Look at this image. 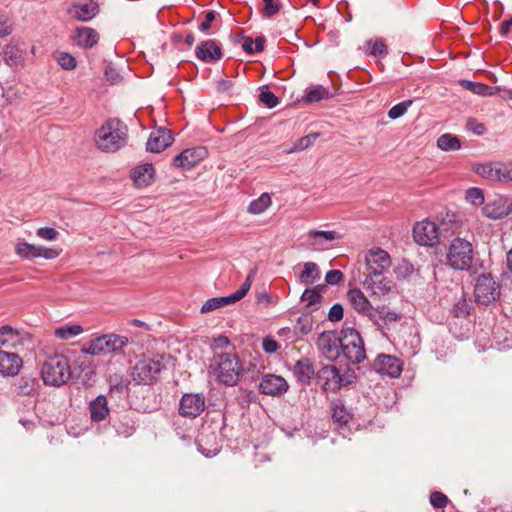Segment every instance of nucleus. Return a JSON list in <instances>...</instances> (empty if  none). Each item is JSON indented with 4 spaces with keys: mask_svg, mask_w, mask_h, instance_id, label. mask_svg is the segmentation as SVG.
Instances as JSON below:
<instances>
[{
    "mask_svg": "<svg viewBox=\"0 0 512 512\" xmlns=\"http://www.w3.org/2000/svg\"><path fill=\"white\" fill-rule=\"evenodd\" d=\"M128 127L116 118L108 119L96 132L97 147L105 152H116L127 143Z\"/></svg>",
    "mask_w": 512,
    "mask_h": 512,
    "instance_id": "1",
    "label": "nucleus"
},
{
    "mask_svg": "<svg viewBox=\"0 0 512 512\" xmlns=\"http://www.w3.org/2000/svg\"><path fill=\"white\" fill-rule=\"evenodd\" d=\"M165 355H156L152 358L143 356L138 359L131 369L132 380L137 385H153L166 369Z\"/></svg>",
    "mask_w": 512,
    "mask_h": 512,
    "instance_id": "2",
    "label": "nucleus"
},
{
    "mask_svg": "<svg viewBox=\"0 0 512 512\" xmlns=\"http://www.w3.org/2000/svg\"><path fill=\"white\" fill-rule=\"evenodd\" d=\"M41 376L46 385L60 387L71 378L69 359L62 354L48 357L41 368Z\"/></svg>",
    "mask_w": 512,
    "mask_h": 512,
    "instance_id": "3",
    "label": "nucleus"
},
{
    "mask_svg": "<svg viewBox=\"0 0 512 512\" xmlns=\"http://www.w3.org/2000/svg\"><path fill=\"white\" fill-rule=\"evenodd\" d=\"M474 257L473 246L470 241L456 237L446 252L445 264L456 271H469Z\"/></svg>",
    "mask_w": 512,
    "mask_h": 512,
    "instance_id": "4",
    "label": "nucleus"
},
{
    "mask_svg": "<svg viewBox=\"0 0 512 512\" xmlns=\"http://www.w3.org/2000/svg\"><path fill=\"white\" fill-rule=\"evenodd\" d=\"M243 371V365L238 355L222 353L218 356L215 374L220 383L229 387L236 386L243 375Z\"/></svg>",
    "mask_w": 512,
    "mask_h": 512,
    "instance_id": "5",
    "label": "nucleus"
},
{
    "mask_svg": "<svg viewBox=\"0 0 512 512\" xmlns=\"http://www.w3.org/2000/svg\"><path fill=\"white\" fill-rule=\"evenodd\" d=\"M341 354L352 364L361 363L366 358L364 341L353 327H343L341 332Z\"/></svg>",
    "mask_w": 512,
    "mask_h": 512,
    "instance_id": "6",
    "label": "nucleus"
},
{
    "mask_svg": "<svg viewBox=\"0 0 512 512\" xmlns=\"http://www.w3.org/2000/svg\"><path fill=\"white\" fill-rule=\"evenodd\" d=\"M446 226L445 222L441 224L429 220L417 222L413 228V238L419 245L434 246L444 237L443 232L446 231Z\"/></svg>",
    "mask_w": 512,
    "mask_h": 512,
    "instance_id": "7",
    "label": "nucleus"
},
{
    "mask_svg": "<svg viewBox=\"0 0 512 512\" xmlns=\"http://www.w3.org/2000/svg\"><path fill=\"white\" fill-rule=\"evenodd\" d=\"M257 273V268H253L249 271L245 281L242 283L240 288L233 294L228 296L213 297L208 299L201 307V313H208L222 306H226L235 302L240 301L251 288L253 279Z\"/></svg>",
    "mask_w": 512,
    "mask_h": 512,
    "instance_id": "8",
    "label": "nucleus"
},
{
    "mask_svg": "<svg viewBox=\"0 0 512 512\" xmlns=\"http://www.w3.org/2000/svg\"><path fill=\"white\" fill-rule=\"evenodd\" d=\"M474 296L478 303L488 305L500 296V286L490 273H482L476 279Z\"/></svg>",
    "mask_w": 512,
    "mask_h": 512,
    "instance_id": "9",
    "label": "nucleus"
},
{
    "mask_svg": "<svg viewBox=\"0 0 512 512\" xmlns=\"http://www.w3.org/2000/svg\"><path fill=\"white\" fill-rule=\"evenodd\" d=\"M391 266L390 255L381 248H374L365 254V277H381Z\"/></svg>",
    "mask_w": 512,
    "mask_h": 512,
    "instance_id": "10",
    "label": "nucleus"
},
{
    "mask_svg": "<svg viewBox=\"0 0 512 512\" xmlns=\"http://www.w3.org/2000/svg\"><path fill=\"white\" fill-rule=\"evenodd\" d=\"M316 345L321 355L329 361H335L341 355V336L336 331L320 333Z\"/></svg>",
    "mask_w": 512,
    "mask_h": 512,
    "instance_id": "11",
    "label": "nucleus"
},
{
    "mask_svg": "<svg viewBox=\"0 0 512 512\" xmlns=\"http://www.w3.org/2000/svg\"><path fill=\"white\" fill-rule=\"evenodd\" d=\"M512 212V201L503 195H495L488 198L482 207V213L485 217L493 220L503 219Z\"/></svg>",
    "mask_w": 512,
    "mask_h": 512,
    "instance_id": "12",
    "label": "nucleus"
},
{
    "mask_svg": "<svg viewBox=\"0 0 512 512\" xmlns=\"http://www.w3.org/2000/svg\"><path fill=\"white\" fill-rule=\"evenodd\" d=\"M206 408L205 397L201 393H185L179 403L178 412L182 417L194 419Z\"/></svg>",
    "mask_w": 512,
    "mask_h": 512,
    "instance_id": "13",
    "label": "nucleus"
},
{
    "mask_svg": "<svg viewBox=\"0 0 512 512\" xmlns=\"http://www.w3.org/2000/svg\"><path fill=\"white\" fill-rule=\"evenodd\" d=\"M315 378L317 384H319L325 392H336L340 390L343 383L340 371L334 365L323 366L316 372Z\"/></svg>",
    "mask_w": 512,
    "mask_h": 512,
    "instance_id": "14",
    "label": "nucleus"
},
{
    "mask_svg": "<svg viewBox=\"0 0 512 512\" xmlns=\"http://www.w3.org/2000/svg\"><path fill=\"white\" fill-rule=\"evenodd\" d=\"M208 151L203 146H196L183 150L173 158V165L177 168L189 170L205 159Z\"/></svg>",
    "mask_w": 512,
    "mask_h": 512,
    "instance_id": "15",
    "label": "nucleus"
},
{
    "mask_svg": "<svg viewBox=\"0 0 512 512\" xmlns=\"http://www.w3.org/2000/svg\"><path fill=\"white\" fill-rule=\"evenodd\" d=\"M372 367L378 374L391 378H398L402 372L401 361L395 356L387 354H379Z\"/></svg>",
    "mask_w": 512,
    "mask_h": 512,
    "instance_id": "16",
    "label": "nucleus"
},
{
    "mask_svg": "<svg viewBox=\"0 0 512 512\" xmlns=\"http://www.w3.org/2000/svg\"><path fill=\"white\" fill-rule=\"evenodd\" d=\"M100 11L97 0H77L68 8L70 16L78 21L87 22Z\"/></svg>",
    "mask_w": 512,
    "mask_h": 512,
    "instance_id": "17",
    "label": "nucleus"
},
{
    "mask_svg": "<svg viewBox=\"0 0 512 512\" xmlns=\"http://www.w3.org/2000/svg\"><path fill=\"white\" fill-rule=\"evenodd\" d=\"M15 252L18 256L25 259H34L38 257L54 259L59 255V252L56 249L41 245L37 246L28 242H18L15 246Z\"/></svg>",
    "mask_w": 512,
    "mask_h": 512,
    "instance_id": "18",
    "label": "nucleus"
},
{
    "mask_svg": "<svg viewBox=\"0 0 512 512\" xmlns=\"http://www.w3.org/2000/svg\"><path fill=\"white\" fill-rule=\"evenodd\" d=\"M288 388L287 381L282 376L274 374L265 375L259 383L260 392L273 397L284 395Z\"/></svg>",
    "mask_w": 512,
    "mask_h": 512,
    "instance_id": "19",
    "label": "nucleus"
},
{
    "mask_svg": "<svg viewBox=\"0 0 512 512\" xmlns=\"http://www.w3.org/2000/svg\"><path fill=\"white\" fill-rule=\"evenodd\" d=\"M195 56L204 63H212L223 56L221 47L215 40L201 41L195 48Z\"/></svg>",
    "mask_w": 512,
    "mask_h": 512,
    "instance_id": "20",
    "label": "nucleus"
},
{
    "mask_svg": "<svg viewBox=\"0 0 512 512\" xmlns=\"http://www.w3.org/2000/svg\"><path fill=\"white\" fill-rule=\"evenodd\" d=\"M173 140L170 130L159 128L157 131L150 134L146 143V149L151 153H160L169 147Z\"/></svg>",
    "mask_w": 512,
    "mask_h": 512,
    "instance_id": "21",
    "label": "nucleus"
},
{
    "mask_svg": "<svg viewBox=\"0 0 512 512\" xmlns=\"http://www.w3.org/2000/svg\"><path fill=\"white\" fill-rule=\"evenodd\" d=\"M23 365L22 359L13 352L0 351V374L15 376Z\"/></svg>",
    "mask_w": 512,
    "mask_h": 512,
    "instance_id": "22",
    "label": "nucleus"
},
{
    "mask_svg": "<svg viewBox=\"0 0 512 512\" xmlns=\"http://www.w3.org/2000/svg\"><path fill=\"white\" fill-rule=\"evenodd\" d=\"M347 297L349 302L351 303L352 307L358 312L363 315L370 316L373 307L370 303V301L367 299V297L364 295V293L358 289H350L347 293Z\"/></svg>",
    "mask_w": 512,
    "mask_h": 512,
    "instance_id": "23",
    "label": "nucleus"
},
{
    "mask_svg": "<svg viewBox=\"0 0 512 512\" xmlns=\"http://www.w3.org/2000/svg\"><path fill=\"white\" fill-rule=\"evenodd\" d=\"M155 170L151 163L136 166L131 171V178L137 187L148 186L154 178Z\"/></svg>",
    "mask_w": 512,
    "mask_h": 512,
    "instance_id": "24",
    "label": "nucleus"
},
{
    "mask_svg": "<svg viewBox=\"0 0 512 512\" xmlns=\"http://www.w3.org/2000/svg\"><path fill=\"white\" fill-rule=\"evenodd\" d=\"M369 317L380 328H385L399 319V315L396 312L385 306L373 308Z\"/></svg>",
    "mask_w": 512,
    "mask_h": 512,
    "instance_id": "25",
    "label": "nucleus"
},
{
    "mask_svg": "<svg viewBox=\"0 0 512 512\" xmlns=\"http://www.w3.org/2000/svg\"><path fill=\"white\" fill-rule=\"evenodd\" d=\"M24 336H27V334H22L21 331L10 325H4L0 328V344L2 346L16 347L22 345Z\"/></svg>",
    "mask_w": 512,
    "mask_h": 512,
    "instance_id": "26",
    "label": "nucleus"
},
{
    "mask_svg": "<svg viewBox=\"0 0 512 512\" xmlns=\"http://www.w3.org/2000/svg\"><path fill=\"white\" fill-rule=\"evenodd\" d=\"M90 417L93 422H100L109 415V407L106 396L98 395L89 404Z\"/></svg>",
    "mask_w": 512,
    "mask_h": 512,
    "instance_id": "27",
    "label": "nucleus"
},
{
    "mask_svg": "<svg viewBox=\"0 0 512 512\" xmlns=\"http://www.w3.org/2000/svg\"><path fill=\"white\" fill-rule=\"evenodd\" d=\"M363 284L367 290H370L375 295H386L392 289V281L383 275L379 278L365 277Z\"/></svg>",
    "mask_w": 512,
    "mask_h": 512,
    "instance_id": "28",
    "label": "nucleus"
},
{
    "mask_svg": "<svg viewBox=\"0 0 512 512\" xmlns=\"http://www.w3.org/2000/svg\"><path fill=\"white\" fill-rule=\"evenodd\" d=\"M77 45L88 49L95 46L99 41L98 32L91 27H79L76 29L74 37Z\"/></svg>",
    "mask_w": 512,
    "mask_h": 512,
    "instance_id": "29",
    "label": "nucleus"
},
{
    "mask_svg": "<svg viewBox=\"0 0 512 512\" xmlns=\"http://www.w3.org/2000/svg\"><path fill=\"white\" fill-rule=\"evenodd\" d=\"M293 374L302 384H309L315 374L312 363L307 358L298 360L293 366Z\"/></svg>",
    "mask_w": 512,
    "mask_h": 512,
    "instance_id": "30",
    "label": "nucleus"
},
{
    "mask_svg": "<svg viewBox=\"0 0 512 512\" xmlns=\"http://www.w3.org/2000/svg\"><path fill=\"white\" fill-rule=\"evenodd\" d=\"M4 60L10 67L23 65L25 61L24 51L15 44H8L3 51Z\"/></svg>",
    "mask_w": 512,
    "mask_h": 512,
    "instance_id": "31",
    "label": "nucleus"
},
{
    "mask_svg": "<svg viewBox=\"0 0 512 512\" xmlns=\"http://www.w3.org/2000/svg\"><path fill=\"white\" fill-rule=\"evenodd\" d=\"M459 83L464 89L480 96H493L500 90V87H491L480 82L469 80H460Z\"/></svg>",
    "mask_w": 512,
    "mask_h": 512,
    "instance_id": "32",
    "label": "nucleus"
},
{
    "mask_svg": "<svg viewBox=\"0 0 512 512\" xmlns=\"http://www.w3.org/2000/svg\"><path fill=\"white\" fill-rule=\"evenodd\" d=\"M327 286L325 284H318L313 288H306L302 293L300 300L306 301L308 306H317L323 299V293L326 291Z\"/></svg>",
    "mask_w": 512,
    "mask_h": 512,
    "instance_id": "33",
    "label": "nucleus"
},
{
    "mask_svg": "<svg viewBox=\"0 0 512 512\" xmlns=\"http://www.w3.org/2000/svg\"><path fill=\"white\" fill-rule=\"evenodd\" d=\"M321 278L319 266L314 262H305L303 271L299 275V283L309 284Z\"/></svg>",
    "mask_w": 512,
    "mask_h": 512,
    "instance_id": "34",
    "label": "nucleus"
},
{
    "mask_svg": "<svg viewBox=\"0 0 512 512\" xmlns=\"http://www.w3.org/2000/svg\"><path fill=\"white\" fill-rule=\"evenodd\" d=\"M330 97H332V95L330 94L327 88L323 87L322 85H316L308 87L305 90L303 100L306 103H315L323 99H328Z\"/></svg>",
    "mask_w": 512,
    "mask_h": 512,
    "instance_id": "35",
    "label": "nucleus"
},
{
    "mask_svg": "<svg viewBox=\"0 0 512 512\" xmlns=\"http://www.w3.org/2000/svg\"><path fill=\"white\" fill-rule=\"evenodd\" d=\"M437 147L442 151H457L461 148V142L457 136L445 133L438 137Z\"/></svg>",
    "mask_w": 512,
    "mask_h": 512,
    "instance_id": "36",
    "label": "nucleus"
},
{
    "mask_svg": "<svg viewBox=\"0 0 512 512\" xmlns=\"http://www.w3.org/2000/svg\"><path fill=\"white\" fill-rule=\"evenodd\" d=\"M102 337L106 338V354L119 352L121 351L127 344L128 338L125 336H120L117 334H108L102 335Z\"/></svg>",
    "mask_w": 512,
    "mask_h": 512,
    "instance_id": "37",
    "label": "nucleus"
},
{
    "mask_svg": "<svg viewBox=\"0 0 512 512\" xmlns=\"http://www.w3.org/2000/svg\"><path fill=\"white\" fill-rule=\"evenodd\" d=\"M494 181L512 182V163L494 162Z\"/></svg>",
    "mask_w": 512,
    "mask_h": 512,
    "instance_id": "38",
    "label": "nucleus"
},
{
    "mask_svg": "<svg viewBox=\"0 0 512 512\" xmlns=\"http://www.w3.org/2000/svg\"><path fill=\"white\" fill-rule=\"evenodd\" d=\"M272 203L271 197L268 193H262L257 199L251 201L248 206L250 214L258 215L263 213Z\"/></svg>",
    "mask_w": 512,
    "mask_h": 512,
    "instance_id": "39",
    "label": "nucleus"
},
{
    "mask_svg": "<svg viewBox=\"0 0 512 512\" xmlns=\"http://www.w3.org/2000/svg\"><path fill=\"white\" fill-rule=\"evenodd\" d=\"M37 385L36 378L24 375L17 380L16 391L20 395L28 396L31 395Z\"/></svg>",
    "mask_w": 512,
    "mask_h": 512,
    "instance_id": "40",
    "label": "nucleus"
},
{
    "mask_svg": "<svg viewBox=\"0 0 512 512\" xmlns=\"http://www.w3.org/2000/svg\"><path fill=\"white\" fill-rule=\"evenodd\" d=\"M332 411V419L339 426H344L351 420V413L343 403H335Z\"/></svg>",
    "mask_w": 512,
    "mask_h": 512,
    "instance_id": "41",
    "label": "nucleus"
},
{
    "mask_svg": "<svg viewBox=\"0 0 512 512\" xmlns=\"http://www.w3.org/2000/svg\"><path fill=\"white\" fill-rule=\"evenodd\" d=\"M113 428L118 435L126 438L135 432L134 422L127 416H124L119 421H114Z\"/></svg>",
    "mask_w": 512,
    "mask_h": 512,
    "instance_id": "42",
    "label": "nucleus"
},
{
    "mask_svg": "<svg viewBox=\"0 0 512 512\" xmlns=\"http://www.w3.org/2000/svg\"><path fill=\"white\" fill-rule=\"evenodd\" d=\"M106 338L105 337H97L96 339L91 340L83 347V352L90 355H101L106 354Z\"/></svg>",
    "mask_w": 512,
    "mask_h": 512,
    "instance_id": "43",
    "label": "nucleus"
},
{
    "mask_svg": "<svg viewBox=\"0 0 512 512\" xmlns=\"http://www.w3.org/2000/svg\"><path fill=\"white\" fill-rule=\"evenodd\" d=\"M83 328L80 325L61 326L55 329V336L62 340H69L81 334Z\"/></svg>",
    "mask_w": 512,
    "mask_h": 512,
    "instance_id": "44",
    "label": "nucleus"
},
{
    "mask_svg": "<svg viewBox=\"0 0 512 512\" xmlns=\"http://www.w3.org/2000/svg\"><path fill=\"white\" fill-rule=\"evenodd\" d=\"M312 327L313 319L311 315L304 314L299 316L294 326L295 334L301 336L307 335L312 331Z\"/></svg>",
    "mask_w": 512,
    "mask_h": 512,
    "instance_id": "45",
    "label": "nucleus"
},
{
    "mask_svg": "<svg viewBox=\"0 0 512 512\" xmlns=\"http://www.w3.org/2000/svg\"><path fill=\"white\" fill-rule=\"evenodd\" d=\"M319 136H320V133H318V132H313L308 135H305V136L301 137L300 139H298V141L295 143V145L291 149H289L287 152L294 153V152H298V151H303V150L309 148L310 146H312Z\"/></svg>",
    "mask_w": 512,
    "mask_h": 512,
    "instance_id": "46",
    "label": "nucleus"
},
{
    "mask_svg": "<svg viewBox=\"0 0 512 512\" xmlns=\"http://www.w3.org/2000/svg\"><path fill=\"white\" fill-rule=\"evenodd\" d=\"M259 101L270 109L276 107L279 103L277 96L269 90L268 86L261 87Z\"/></svg>",
    "mask_w": 512,
    "mask_h": 512,
    "instance_id": "47",
    "label": "nucleus"
},
{
    "mask_svg": "<svg viewBox=\"0 0 512 512\" xmlns=\"http://www.w3.org/2000/svg\"><path fill=\"white\" fill-rule=\"evenodd\" d=\"M465 199L474 206L485 204V197L480 188L472 187L466 191Z\"/></svg>",
    "mask_w": 512,
    "mask_h": 512,
    "instance_id": "48",
    "label": "nucleus"
},
{
    "mask_svg": "<svg viewBox=\"0 0 512 512\" xmlns=\"http://www.w3.org/2000/svg\"><path fill=\"white\" fill-rule=\"evenodd\" d=\"M474 171L482 178L494 181V162L478 164L474 167Z\"/></svg>",
    "mask_w": 512,
    "mask_h": 512,
    "instance_id": "49",
    "label": "nucleus"
},
{
    "mask_svg": "<svg viewBox=\"0 0 512 512\" xmlns=\"http://www.w3.org/2000/svg\"><path fill=\"white\" fill-rule=\"evenodd\" d=\"M411 104H412V100H405V101H402V102L394 105L388 111V117L393 120L400 118L407 112V110L411 106Z\"/></svg>",
    "mask_w": 512,
    "mask_h": 512,
    "instance_id": "50",
    "label": "nucleus"
},
{
    "mask_svg": "<svg viewBox=\"0 0 512 512\" xmlns=\"http://www.w3.org/2000/svg\"><path fill=\"white\" fill-rule=\"evenodd\" d=\"M263 2L264 7L262 8V15L266 18L273 17L282 7L281 3L276 0H263Z\"/></svg>",
    "mask_w": 512,
    "mask_h": 512,
    "instance_id": "51",
    "label": "nucleus"
},
{
    "mask_svg": "<svg viewBox=\"0 0 512 512\" xmlns=\"http://www.w3.org/2000/svg\"><path fill=\"white\" fill-rule=\"evenodd\" d=\"M471 308V305L465 299H462L455 303L453 314L455 317L465 318L470 315Z\"/></svg>",
    "mask_w": 512,
    "mask_h": 512,
    "instance_id": "52",
    "label": "nucleus"
},
{
    "mask_svg": "<svg viewBox=\"0 0 512 512\" xmlns=\"http://www.w3.org/2000/svg\"><path fill=\"white\" fill-rule=\"evenodd\" d=\"M448 497L439 491H434L430 495V504L434 508L444 509L448 504Z\"/></svg>",
    "mask_w": 512,
    "mask_h": 512,
    "instance_id": "53",
    "label": "nucleus"
},
{
    "mask_svg": "<svg viewBox=\"0 0 512 512\" xmlns=\"http://www.w3.org/2000/svg\"><path fill=\"white\" fill-rule=\"evenodd\" d=\"M57 62L65 70H72L76 67V60L69 53H59L57 56Z\"/></svg>",
    "mask_w": 512,
    "mask_h": 512,
    "instance_id": "54",
    "label": "nucleus"
},
{
    "mask_svg": "<svg viewBox=\"0 0 512 512\" xmlns=\"http://www.w3.org/2000/svg\"><path fill=\"white\" fill-rule=\"evenodd\" d=\"M12 33V22L6 14L0 11V38H4Z\"/></svg>",
    "mask_w": 512,
    "mask_h": 512,
    "instance_id": "55",
    "label": "nucleus"
},
{
    "mask_svg": "<svg viewBox=\"0 0 512 512\" xmlns=\"http://www.w3.org/2000/svg\"><path fill=\"white\" fill-rule=\"evenodd\" d=\"M310 237H321L326 241H333L338 239L340 236L336 231H328V230H311L309 232Z\"/></svg>",
    "mask_w": 512,
    "mask_h": 512,
    "instance_id": "56",
    "label": "nucleus"
},
{
    "mask_svg": "<svg viewBox=\"0 0 512 512\" xmlns=\"http://www.w3.org/2000/svg\"><path fill=\"white\" fill-rule=\"evenodd\" d=\"M371 54L375 57H383L388 54L387 46L383 39H377L372 47H371Z\"/></svg>",
    "mask_w": 512,
    "mask_h": 512,
    "instance_id": "57",
    "label": "nucleus"
},
{
    "mask_svg": "<svg viewBox=\"0 0 512 512\" xmlns=\"http://www.w3.org/2000/svg\"><path fill=\"white\" fill-rule=\"evenodd\" d=\"M343 315V306L340 303H335L328 312V319L331 322H338L343 318Z\"/></svg>",
    "mask_w": 512,
    "mask_h": 512,
    "instance_id": "58",
    "label": "nucleus"
},
{
    "mask_svg": "<svg viewBox=\"0 0 512 512\" xmlns=\"http://www.w3.org/2000/svg\"><path fill=\"white\" fill-rule=\"evenodd\" d=\"M58 235L59 232L56 229L50 227H40L37 230V236L40 237L41 239L48 241L55 240L58 237Z\"/></svg>",
    "mask_w": 512,
    "mask_h": 512,
    "instance_id": "59",
    "label": "nucleus"
},
{
    "mask_svg": "<svg viewBox=\"0 0 512 512\" xmlns=\"http://www.w3.org/2000/svg\"><path fill=\"white\" fill-rule=\"evenodd\" d=\"M344 280V274L340 270H330L325 275V281L329 285H337Z\"/></svg>",
    "mask_w": 512,
    "mask_h": 512,
    "instance_id": "60",
    "label": "nucleus"
},
{
    "mask_svg": "<svg viewBox=\"0 0 512 512\" xmlns=\"http://www.w3.org/2000/svg\"><path fill=\"white\" fill-rule=\"evenodd\" d=\"M128 390V383L122 378L116 377L115 383L110 386V394L122 395Z\"/></svg>",
    "mask_w": 512,
    "mask_h": 512,
    "instance_id": "61",
    "label": "nucleus"
},
{
    "mask_svg": "<svg viewBox=\"0 0 512 512\" xmlns=\"http://www.w3.org/2000/svg\"><path fill=\"white\" fill-rule=\"evenodd\" d=\"M105 78L111 84H118L122 80V76L112 65H107L104 71Z\"/></svg>",
    "mask_w": 512,
    "mask_h": 512,
    "instance_id": "62",
    "label": "nucleus"
},
{
    "mask_svg": "<svg viewBox=\"0 0 512 512\" xmlns=\"http://www.w3.org/2000/svg\"><path fill=\"white\" fill-rule=\"evenodd\" d=\"M239 393L240 395L238 398L242 406H248L256 398V395L252 390L240 388Z\"/></svg>",
    "mask_w": 512,
    "mask_h": 512,
    "instance_id": "63",
    "label": "nucleus"
},
{
    "mask_svg": "<svg viewBox=\"0 0 512 512\" xmlns=\"http://www.w3.org/2000/svg\"><path fill=\"white\" fill-rule=\"evenodd\" d=\"M466 127L476 135H483L486 131L484 124L478 122L474 118H469L467 120Z\"/></svg>",
    "mask_w": 512,
    "mask_h": 512,
    "instance_id": "64",
    "label": "nucleus"
}]
</instances>
